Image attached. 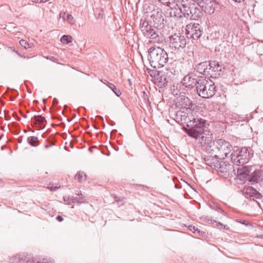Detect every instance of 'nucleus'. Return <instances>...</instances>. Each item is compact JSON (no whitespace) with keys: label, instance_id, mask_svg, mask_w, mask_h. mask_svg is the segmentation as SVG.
Listing matches in <instances>:
<instances>
[{"label":"nucleus","instance_id":"a211bd4d","mask_svg":"<svg viewBox=\"0 0 263 263\" xmlns=\"http://www.w3.org/2000/svg\"><path fill=\"white\" fill-rule=\"evenodd\" d=\"M172 80V78L166 72L158 73L157 78L158 85L160 87H165Z\"/></svg>","mask_w":263,"mask_h":263},{"label":"nucleus","instance_id":"ddd939ff","mask_svg":"<svg viewBox=\"0 0 263 263\" xmlns=\"http://www.w3.org/2000/svg\"><path fill=\"white\" fill-rule=\"evenodd\" d=\"M158 1L161 4L170 7V9H168L170 11L169 13L167 12L165 13L166 17H181V15H177L176 11L173 9V8H175L178 0H158Z\"/></svg>","mask_w":263,"mask_h":263},{"label":"nucleus","instance_id":"9d476101","mask_svg":"<svg viewBox=\"0 0 263 263\" xmlns=\"http://www.w3.org/2000/svg\"><path fill=\"white\" fill-rule=\"evenodd\" d=\"M170 47L174 50L183 48L186 45V39L183 35L174 34L170 37Z\"/></svg>","mask_w":263,"mask_h":263},{"label":"nucleus","instance_id":"20e7f679","mask_svg":"<svg viewBox=\"0 0 263 263\" xmlns=\"http://www.w3.org/2000/svg\"><path fill=\"white\" fill-rule=\"evenodd\" d=\"M196 90L200 97L203 98H210L215 94L216 89L212 81L209 82L205 78L201 77Z\"/></svg>","mask_w":263,"mask_h":263},{"label":"nucleus","instance_id":"0eeeda50","mask_svg":"<svg viewBox=\"0 0 263 263\" xmlns=\"http://www.w3.org/2000/svg\"><path fill=\"white\" fill-rule=\"evenodd\" d=\"M174 103L175 107L181 109L188 110H193L194 108L191 101L183 92L180 93L179 96L174 100Z\"/></svg>","mask_w":263,"mask_h":263},{"label":"nucleus","instance_id":"de8ad7c7","mask_svg":"<svg viewBox=\"0 0 263 263\" xmlns=\"http://www.w3.org/2000/svg\"><path fill=\"white\" fill-rule=\"evenodd\" d=\"M243 222H242V221H241V220H240V221H239V222H240V223H243V224H245V221H244V220H243Z\"/></svg>","mask_w":263,"mask_h":263},{"label":"nucleus","instance_id":"2f4dec72","mask_svg":"<svg viewBox=\"0 0 263 263\" xmlns=\"http://www.w3.org/2000/svg\"><path fill=\"white\" fill-rule=\"evenodd\" d=\"M108 87L112 90V91L118 96V97H119L122 94V92L121 91H120V90L118 88H117L116 87V86L111 83L110 84H109V86H108Z\"/></svg>","mask_w":263,"mask_h":263},{"label":"nucleus","instance_id":"f8f14e48","mask_svg":"<svg viewBox=\"0 0 263 263\" xmlns=\"http://www.w3.org/2000/svg\"><path fill=\"white\" fill-rule=\"evenodd\" d=\"M199 80L200 78L195 74L189 73L183 78L182 83L186 87L192 88L196 86L197 88L199 83Z\"/></svg>","mask_w":263,"mask_h":263},{"label":"nucleus","instance_id":"e433bc0d","mask_svg":"<svg viewBox=\"0 0 263 263\" xmlns=\"http://www.w3.org/2000/svg\"><path fill=\"white\" fill-rule=\"evenodd\" d=\"M111 196L114 198L115 201L118 203L122 201L124 199V198H119L116 196L115 194L111 195Z\"/></svg>","mask_w":263,"mask_h":263},{"label":"nucleus","instance_id":"f257e3e1","mask_svg":"<svg viewBox=\"0 0 263 263\" xmlns=\"http://www.w3.org/2000/svg\"><path fill=\"white\" fill-rule=\"evenodd\" d=\"M175 120L179 123L185 124L187 127L185 131L191 137L201 144L208 143L212 139V134L208 129L209 123L193 110L176 111Z\"/></svg>","mask_w":263,"mask_h":263},{"label":"nucleus","instance_id":"a18cd8bd","mask_svg":"<svg viewBox=\"0 0 263 263\" xmlns=\"http://www.w3.org/2000/svg\"><path fill=\"white\" fill-rule=\"evenodd\" d=\"M190 228H192V226H190ZM193 229L194 230V233L195 232V231H198V232H199V231H198V229L197 228L196 229H195V227L194 226L193 227ZM190 230H192V229L190 228Z\"/></svg>","mask_w":263,"mask_h":263},{"label":"nucleus","instance_id":"2eb2a0df","mask_svg":"<svg viewBox=\"0 0 263 263\" xmlns=\"http://www.w3.org/2000/svg\"><path fill=\"white\" fill-rule=\"evenodd\" d=\"M249 173V168L247 166L238 168L236 173L237 179L242 182H244L247 179L248 180V177H250Z\"/></svg>","mask_w":263,"mask_h":263},{"label":"nucleus","instance_id":"5701e85b","mask_svg":"<svg viewBox=\"0 0 263 263\" xmlns=\"http://www.w3.org/2000/svg\"><path fill=\"white\" fill-rule=\"evenodd\" d=\"M219 159L214 155L207 156L204 157V160L205 164L209 165L211 167L214 169L216 165L219 161L218 159Z\"/></svg>","mask_w":263,"mask_h":263},{"label":"nucleus","instance_id":"ea45409f","mask_svg":"<svg viewBox=\"0 0 263 263\" xmlns=\"http://www.w3.org/2000/svg\"><path fill=\"white\" fill-rule=\"evenodd\" d=\"M101 82L104 83V84H105L106 85H107L108 87L109 86V84H111V83L108 82L106 80H101Z\"/></svg>","mask_w":263,"mask_h":263},{"label":"nucleus","instance_id":"412c9836","mask_svg":"<svg viewBox=\"0 0 263 263\" xmlns=\"http://www.w3.org/2000/svg\"><path fill=\"white\" fill-rule=\"evenodd\" d=\"M45 118L42 116H34L32 118V123L36 127L43 129L45 127Z\"/></svg>","mask_w":263,"mask_h":263},{"label":"nucleus","instance_id":"f03ea898","mask_svg":"<svg viewBox=\"0 0 263 263\" xmlns=\"http://www.w3.org/2000/svg\"><path fill=\"white\" fill-rule=\"evenodd\" d=\"M212 138H213V135L212 136ZM206 144L208 145V151L209 153L211 155L219 158L220 159L228 158L229 155L232 149L231 144L223 139H218L213 141L211 140L205 145ZM202 145H203L204 144Z\"/></svg>","mask_w":263,"mask_h":263},{"label":"nucleus","instance_id":"49530a36","mask_svg":"<svg viewBox=\"0 0 263 263\" xmlns=\"http://www.w3.org/2000/svg\"><path fill=\"white\" fill-rule=\"evenodd\" d=\"M49 0H42V3H45L46 2H48Z\"/></svg>","mask_w":263,"mask_h":263},{"label":"nucleus","instance_id":"7c9ffc66","mask_svg":"<svg viewBox=\"0 0 263 263\" xmlns=\"http://www.w3.org/2000/svg\"><path fill=\"white\" fill-rule=\"evenodd\" d=\"M243 192L244 194L249 195L250 197H252L254 192H256V190L252 186H249L245 189Z\"/></svg>","mask_w":263,"mask_h":263},{"label":"nucleus","instance_id":"37998d69","mask_svg":"<svg viewBox=\"0 0 263 263\" xmlns=\"http://www.w3.org/2000/svg\"><path fill=\"white\" fill-rule=\"evenodd\" d=\"M50 60H52L53 62H56L58 61V59H57L56 58H55L54 57H51V58H50Z\"/></svg>","mask_w":263,"mask_h":263},{"label":"nucleus","instance_id":"4be33fe9","mask_svg":"<svg viewBox=\"0 0 263 263\" xmlns=\"http://www.w3.org/2000/svg\"><path fill=\"white\" fill-rule=\"evenodd\" d=\"M179 68L177 67V63L172 62L168 65L166 72L171 77V75L175 76L179 74Z\"/></svg>","mask_w":263,"mask_h":263},{"label":"nucleus","instance_id":"473e14b6","mask_svg":"<svg viewBox=\"0 0 263 263\" xmlns=\"http://www.w3.org/2000/svg\"><path fill=\"white\" fill-rule=\"evenodd\" d=\"M61 41L63 44H68L72 42V37L68 35H64L61 39Z\"/></svg>","mask_w":263,"mask_h":263},{"label":"nucleus","instance_id":"393cba45","mask_svg":"<svg viewBox=\"0 0 263 263\" xmlns=\"http://www.w3.org/2000/svg\"><path fill=\"white\" fill-rule=\"evenodd\" d=\"M60 16L64 21H67L70 25H73L75 23V21L71 14H67L65 12H61L60 14Z\"/></svg>","mask_w":263,"mask_h":263},{"label":"nucleus","instance_id":"c85d7f7f","mask_svg":"<svg viewBox=\"0 0 263 263\" xmlns=\"http://www.w3.org/2000/svg\"><path fill=\"white\" fill-rule=\"evenodd\" d=\"M64 201H66L68 204H70L73 203H81L82 202V201H80L77 197H74L73 196L64 197Z\"/></svg>","mask_w":263,"mask_h":263},{"label":"nucleus","instance_id":"6e6552de","mask_svg":"<svg viewBox=\"0 0 263 263\" xmlns=\"http://www.w3.org/2000/svg\"><path fill=\"white\" fill-rule=\"evenodd\" d=\"M202 34V27L198 23H190L186 25V34L187 38L198 40Z\"/></svg>","mask_w":263,"mask_h":263},{"label":"nucleus","instance_id":"f3484780","mask_svg":"<svg viewBox=\"0 0 263 263\" xmlns=\"http://www.w3.org/2000/svg\"><path fill=\"white\" fill-rule=\"evenodd\" d=\"M162 14V10L159 7L154 9L152 17L153 18L154 22L156 24L158 25L159 24L163 23L164 18L163 17Z\"/></svg>","mask_w":263,"mask_h":263},{"label":"nucleus","instance_id":"4c0bfd02","mask_svg":"<svg viewBox=\"0 0 263 263\" xmlns=\"http://www.w3.org/2000/svg\"><path fill=\"white\" fill-rule=\"evenodd\" d=\"M59 187H60L58 186H53V184L51 183H49L48 185V189L51 191H54Z\"/></svg>","mask_w":263,"mask_h":263},{"label":"nucleus","instance_id":"7ed1b4c3","mask_svg":"<svg viewBox=\"0 0 263 263\" xmlns=\"http://www.w3.org/2000/svg\"><path fill=\"white\" fill-rule=\"evenodd\" d=\"M167 52L159 47H152L148 50V60L152 67L159 68L163 67L168 62Z\"/></svg>","mask_w":263,"mask_h":263},{"label":"nucleus","instance_id":"f704fd0d","mask_svg":"<svg viewBox=\"0 0 263 263\" xmlns=\"http://www.w3.org/2000/svg\"><path fill=\"white\" fill-rule=\"evenodd\" d=\"M20 45L24 47L25 49L29 48L30 47L29 43L24 40H22L20 41Z\"/></svg>","mask_w":263,"mask_h":263},{"label":"nucleus","instance_id":"cd10ccee","mask_svg":"<svg viewBox=\"0 0 263 263\" xmlns=\"http://www.w3.org/2000/svg\"><path fill=\"white\" fill-rule=\"evenodd\" d=\"M33 261L35 263H53L50 258H44L42 257H36L34 258Z\"/></svg>","mask_w":263,"mask_h":263},{"label":"nucleus","instance_id":"a19ab883","mask_svg":"<svg viewBox=\"0 0 263 263\" xmlns=\"http://www.w3.org/2000/svg\"><path fill=\"white\" fill-rule=\"evenodd\" d=\"M56 219L59 221V222H61L63 220V218L60 216V215H58L57 217H56Z\"/></svg>","mask_w":263,"mask_h":263},{"label":"nucleus","instance_id":"4468645a","mask_svg":"<svg viewBox=\"0 0 263 263\" xmlns=\"http://www.w3.org/2000/svg\"><path fill=\"white\" fill-rule=\"evenodd\" d=\"M232 169V166L231 164L223 161H219L214 168L219 175L223 177H226L227 176H228L230 171Z\"/></svg>","mask_w":263,"mask_h":263},{"label":"nucleus","instance_id":"09e8293b","mask_svg":"<svg viewBox=\"0 0 263 263\" xmlns=\"http://www.w3.org/2000/svg\"><path fill=\"white\" fill-rule=\"evenodd\" d=\"M218 209H219V210H220L222 212H224L223 210H222L221 209H220V208H219Z\"/></svg>","mask_w":263,"mask_h":263},{"label":"nucleus","instance_id":"72a5a7b5","mask_svg":"<svg viewBox=\"0 0 263 263\" xmlns=\"http://www.w3.org/2000/svg\"><path fill=\"white\" fill-rule=\"evenodd\" d=\"M21 255H16L14 256L13 257L10 258V261L14 263L16 262H17V259L20 260L21 259H22V257H21Z\"/></svg>","mask_w":263,"mask_h":263},{"label":"nucleus","instance_id":"dca6fc26","mask_svg":"<svg viewBox=\"0 0 263 263\" xmlns=\"http://www.w3.org/2000/svg\"><path fill=\"white\" fill-rule=\"evenodd\" d=\"M203 5L200 6L206 13L211 14L215 11V3L212 0H205Z\"/></svg>","mask_w":263,"mask_h":263},{"label":"nucleus","instance_id":"79ce46f5","mask_svg":"<svg viewBox=\"0 0 263 263\" xmlns=\"http://www.w3.org/2000/svg\"><path fill=\"white\" fill-rule=\"evenodd\" d=\"M54 145V143L53 142H51L49 145L48 144H46L45 145V148H48L49 146H53Z\"/></svg>","mask_w":263,"mask_h":263},{"label":"nucleus","instance_id":"1a4fd4ad","mask_svg":"<svg viewBox=\"0 0 263 263\" xmlns=\"http://www.w3.org/2000/svg\"><path fill=\"white\" fill-rule=\"evenodd\" d=\"M176 6L178 7L180 13H178V16L181 15H183L185 17L187 18L190 14V11L192 9V6L195 4L192 0H178L177 1Z\"/></svg>","mask_w":263,"mask_h":263},{"label":"nucleus","instance_id":"9b49d317","mask_svg":"<svg viewBox=\"0 0 263 263\" xmlns=\"http://www.w3.org/2000/svg\"><path fill=\"white\" fill-rule=\"evenodd\" d=\"M222 68V65H220L219 62L215 61H210L208 64L209 76L213 78L219 77Z\"/></svg>","mask_w":263,"mask_h":263},{"label":"nucleus","instance_id":"423d86ee","mask_svg":"<svg viewBox=\"0 0 263 263\" xmlns=\"http://www.w3.org/2000/svg\"><path fill=\"white\" fill-rule=\"evenodd\" d=\"M230 156L231 157L232 162L236 165H243L249 162L250 154L246 147H242L232 153Z\"/></svg>","mask_w":263,"mask_h":263},{"label":"nucleus","instance_id":"39448f33","mask_svg":"<svg viewBox=\"0 0 263 263\" xmlns=\"http://www.w3.org/2000/svg\"><path fill=\"white\" fill-rule=\"evenodd\" d=\"M140 29L144 35L151 40L150 42L160 43L162 42L163 39L159 34L158 29L149 25L148 21H144L141 23Z\"/></svg>","mask_w":263,"mask_h":263},{"label":"nucleus","instance_id":"b1692460","mask_svg":"<svg viewBox=\"0 0 263 263\" xmlns=\"http://www.w3.org/2000/svg\"><path fill=\"white\" fill-rule=\"evenodd\" d=\"M196 69L199 73L206 76H209L208 64L206 62H204L198 64L196 66Z\"/></svg>","mask_w":263,"mask_h":263},{"label":"nucleus","instance_id":"aec40b11","mask_svg":"<svg viewBox=\"0 0 263 263\" xmlns=\"http://www.w3.org/2000/svg\"><path fill=\"white\" fill-rule=\"evenodd\" d=\"M248 180L254 182H258L263 180V171L259 170H255L250 175Z\"/></svg>","mask_w":263,"mask_h":263},{"label":"nucleus","instance_id":"c03bdc74","mask_svg":"<svg viewBox=\"0 0 263 263\" xmlns=\"http://www.w3.org/2000/svg\"><path fill=\"white\" fill-rule=\"evenodd\" d=\"M32 2L34 3H42V0H33Z\"/></svg>","mask_w":263,"mask_h":263},{"label":"nucleus","instance_id":"8fccbe9b","mask_svg":"<svg viewBox=\"0 0 263 263\" xmlns=\"http://www.w3.org/2000/svg\"><path fill=\"white\" fill-rule=\"evenodd\" d=\"M22 116L25 118H27V116L26 115H23Z\"/></svg>","mask_w":263,"mask_h":263},{"label":"nucleus","instance_id":"c756f323","mask_svg":"<svg viewBox=\"0 0 263 263\" xmlns=\"http://www.w3.org/2000/svg\"><path fill=\"white\" fill-rule=\"evenodd\" d=\"M86 176L83 172H78L75 175V179L78 180L79 182L86 179Z\"/></svg>","mask_w":263,"mask_h":263},{"label":"nucleus","instance_id":"a878e982","mask_svg":"<svg viewBox=\"0 0 263 263\" xmlns=\"http://www.w3.org/2000/svg\"><path fill=\"white\" fill-rule=\"evenodd\" d=\"M28 143L32 146L36 147L40 144V141L38 138L35 136H30L27 139Z\"/></svg>","mask_w":263,"mask_h":263},{"label":"nucleus","instance_id":"58836bf2","mask_svg":"<svg viewBox=\"0 0 263 263\" xmlns=\"http://www.w3.org/2000/svg\"><path fill=\"white\" fill-rule=\"evenodd\" d=\"M193 2H196L197 4L200 6L201 5H203L204 4V2L205 0H192Z\"/></svg>","mask_w":263,"mask_h":263},{"label":"nucleus","instance_id":"c9c22d12","mask_svg":"<svg viewBox=\"0 0 263 263\" xmlns=\"http://www.w3.org/2000/svg\"><path fill=\"white\" fill-rule=\"evenodd\" d=\"M252 197L256 199H260L262 197V195L256 190V192H254Z\"/></svg>","mask_w":263,"mask_h":263},{"label":"nucleus","instance_id":"bb28decb","mask_svg":"<svg viewBox=\"0 0 263 263\" xmlns=\"http://www.w3.org/2000/svg\"><path fill=\"white\" fill-rule=\"evenodd\" d=\"M211 223L213 224L215 227L220 230H229V227L227 225H224L220 222H217L214 220H211Z\"/></svg>","mask_w":263,"mask_h":263},{"label":"nucleus","instance_id":"6ab92c4d","mask_svg":"<svg viewBox=\"0 0 263 263\" xmlns=\"http://www.w3.org/2000/svg\"><path fill=\"white\" fill-rule=\"evenodd\" d=\"M189 13L190 14H189V16L187 17V18L195 20H198L202 15V11L196 6L195 4L192 6V9H191Z\"/></svg>","mask_w":263,"mask_h":263}]
</instances>
